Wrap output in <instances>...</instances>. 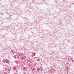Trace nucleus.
Listing matches in <instances>:
<instances>
[{"label":"nucleus","mask_w":74,"mask_h":74,"mask_svg":"<svg viewBox=\"0 0 74 74\" xmlns=\"http://www.w3.org/2000/svg\"><path fill=\"white\" fill-rule=\"evenodd\" d=\"M8 60H6L5 59H4L3 60L2 62L3 63H8Z\"/></svg>","instance_id":"1"},{"label":"nucleus","mask_w":74,"mask_h":74,"mask_svg":"<svg viewBox=\"0 0 74 74\" xmlns=\"http://www.w3.org/2000/svg\"><path fill=\"white\" fill-rule=\"evenodd\" d=\"M33 53H34V56H35L36 55V53L34 52Z\"/></svg>","instance_id":"3"},{"label":"nucleus","mask_w":74,"mask_h":74,"mask_svg":"<svg viewBox=\"0 0 74 74\" xmlns=\"http://www.w3.org/2000/svg\"><path fill=\"white\" fill-rule=\"evenodd\" d=\"M23 74H25V73H23Z\"/></svg>","instance_id":"5"},{"label":"nucleus","mask_w":74,"mask_h":74,"mask_svg":"<svg viewBox=\"0 0 74 74\" xmlns=\"http://www.w3.org/2000/svg\"><path fill=\"white\" fill-rule=\"evenodd\" d=\"M40 68H39V70H40Z\"/></svg>","instance_id":"4"},{"label":"nucleus","mask_w":74,"mask_h":74,"mask_svg":"<svg viewBox=\"0 0 74 74\" xmlns=\"http://www.w3.org/2000/svg\"><path fill=\"white\" fill-rule=\"evenodd\" d=\"M14 58H15V59H16V57H17V55H15L14 56H13Z\"/></svg>","instance_id":"2"}]
</instances>
